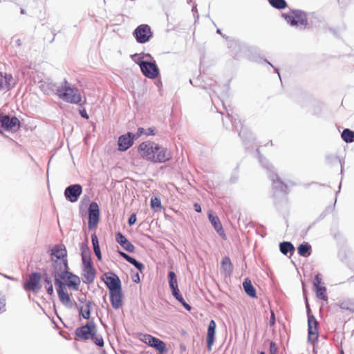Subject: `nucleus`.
I'll use <instances>...</instances> for the list:
<instances>
[{
    "instance_id": "6",
    "label": "nucleus",
    "mask_w": 354,
    "mask_h": 354,
    "mask_svg": "<svg viewBox=\"0 0 354 354\" xmlns=\"http://www.w3.org/2000/svg\"><path fill=\"white\" fill-rule=\"evenodd\" d=\"M50 259L53 263V273L69 269L67 259V250L63 245H56L51 249Z\"/></svg>"
},
{
    "instance_id": "29",
    "label": "nucleus",
    "mask_w": 354,
    "mask_h": 354,
    "mask_svg": "<svg viewBox=\"0 0 354 354\" xmlns=\"http://www.w3.org/2000/svg\"><path fill=\"white\" fill-rule=\"evenodd\" d=\"M342 138L346 142H354V131L348 129H344L342 133Z\"/></svg>"
},
{
    "instance_id": "33",
    "label": "nucleus",
    "mask_w": 354,
    "mask_h": 354,
    "mask_svg": "<svg viewBox=\"0 0 354 354\" xmlns=\"http://www.w3.org/2000/svg\"><path fill=\"white\" fill-rule=\"evenodd\" d=\"M168 278L170 288L178 286V281L176 279V275L174 272H169L168 274Z\"/></svg>"
},
{
    "instance_id": "30",
    "label": "nucleus",
    "mask_w": 354,
    "mask_h": 354,
    "mask_svg": "<svg viewBox=\"0 0 354 354\" xmlns=\"http://www.w3.org/2000/svg\"><path fill=\"white\" fill-rule=\"evenodd\" d=\"M315 291L316 293V296L324 301H326L328 299V296L326 294V288L324 286H321L315 288Z\"/></svg>"
},
{
    "instance_id": "49",
    "label": "nucleus",
    "mask_w": 354,
    "mask_h": 354,
    "mask_svg": "<svg viewBox=\"0 0 354 354\" xmlns=\"http://www.w3.org/2000/svg\"><path fill=\"white\" fill-rule=\"evenodd\" d=\"M140 281V278H139V276L138 274H137L136 277V279L134 280L135 282H138Z\"/></svg>"
},
{
    "instance_id": "35",
    "label": "nucleus",
    "mask_w": 354,
    "mask_h": 354,
    "mask_svg": "<svg viewBox=\"0 0 354 354\" xmlns=\"http://www.w3.org/2000/svg\"><path fill=\"white\" fill-rule=\"evenodd\" d=\"M45 287L46 288L47 292L48 295H51L53 293V286L51 282V280L46 277L44 280Z\"/></svg>"
},
{
    "instance_id": "5",
    "label": "nucleus",
    "mask_w": 354,
    "mask_h": 354,
    "mask_svg": "<svg viewBox=\"0 0 354 354\" xmlns=\"http://www.w3.org/2000/svg\"><path fill=\"white\" fill-rule=\"evenodd\" d=\"M75 335L82 340L91 339L96 345L100 347L104 346L103 338L97 334L96 325L92 321L77 328L75 330Z\"/></svg>"
},
{
    "instance_id": "43",
    "label": "nucleus",
    "mask_w": 354,
    "mask_h": 354,
    "mask_svg": "<svg viewBox=\"0 0 354 354\" xmlns=\"http://www.w3.org/2000/svg\"><path fill=\"white\" fill-rule=\"evenodd\" d=\"M275 315L274 313L271 310V315H270V325L271 326H273L275 324Z\"/></svg>"
},
{
    "instance_id": "40",
    "label": "nucleus",
    "mask_w": 354,
    "mask_h": 354,
    "mask_svg": "<svg viewBox=\"0 0 354 354\" xmlns=\"http://www.w3.org/2000/svg\"><path fill=\"white\" fill-rule=\"evenodd\" d=\"M277 348L276 344L274 342H270L269 354H277Z\"/></svg>"
},
{
    "instance_id": "47",
    "label": "nucleus",
    "mask_w": 354,
    "mask_h": 354,
    "mask_svg": "<svg viewBox=\"0 0 354 354\" xmlns=\"http://www.w3.org/2000/svg\"><path fill=\"white\" fill-rule=\"evenodd\" d=\"M183 306L188 310H191V306L185 301V299L183 298V300L179 301Z\"/></svg>"
},
{
    "instance_id": "50",
    "label": "nucleus",
    "mask_w": 354,
    "mask_h": 354,
    "mask_svg": "<svg viewBox=\"0 0 354 354\" xmlns=\"http://www.w3.org/2000/svg\"><path fill=\"white\" fill-rule=\"evenodd\" d=\"M140 281V278H139V276L138 274H137L136 277V279L134 280L135 282H138Z\"/></svg>"
},
{
    "instance_id": "27",
    "label": "nucleus",
    "mask_w": 354,
    "mask_h": 354,
    "mask_svg": "<svg viewBox=\"0 0 354 354\" xmlns=\"http://www.w3.org/2000/svg\"><path fill=\"white\" fill-rule=\"evenodd\" d=\"M297 250L299 255L307 257L311 254V246L307 243H302L298 247Z\"/></svg>"
},
{
    "instance_id": "38",
    "label": "nucleus",
    "mask_w": 354,
    "mask_h": 354,
    "mask_svg": "<svg viewBox=\"0 0 354 354\" xmlns=\"http://www.w3.org/2000/svg\"><path fill=\"white\" fill-rule=\"evenodd\" d=\"M6 298L4 296L0 295V314L6 311Z\"/></svg>"
},
{
    "instance_id": "26",
    "label": "nucleus",
    "mask_w": 354,
    "mask_h": 354,
    "mask_svg": "<svg viewBox=\"0 0 354 354\" xmlns=\"http://www.w3.org/2000/svg\"><path fill=\"white\" fill-rule=\"evenodd\" d=\"M91 241H92V243H93V251H94L97 259L99 261H101L102 260V254H101V251H100V245H99L98 239H97V236L95 233L92 234Z\"/></svg>"
},
{
    "instance_id": "24",
    "label": "nucleus",
    "mask_w": 354,
    "mask_h": 354,
    "mask_svg": "<svg viewBox=\"0 0 354 354\" xmlns=\"http://www.w3.org/2000/svg\"><path fill=\"white\" fill-rule=\"evenodd\" d=\"M338 306L342 310H347L351 313H354V301L352 299H344L340 301Z\"/></svg>"
},
{
    "instance_id": "10",
    "label": "nucleus",
    "mask_w": 354,
    "mask_h": 354,
    "mask_svg": "<svg viewBox=\"0 0 354 354\" xmlns=\"http://www.w3.org/2000/svg\"><path fill=\"white\" fill-rule=\"evenodd\" d=\"M0 124L6 131H17L20 127V121L17 117L10 118L0 113Z\"/></svg>"
},
{
    "instance_id": "23",
    "label": "nucleus",
    "mask_w": 354,
    "mask_h": 354,
    "mask_svg": "<svg viewBox=\"0 0 354 354\" xmlns=\"http://www.w3.org/2000/svg\"><path fill=\"white\" fill-rule=\"evenodd\" d=\"M243 286L245 290V292L246 294L250 296V297L254 298L257 297L256 295V290L252 286L251 281L245 279V281L243 283Z\"/></svg>"
},
{
    "instance_id": "28",
    "label": "nucleus",
    "mask_w": 354,
    "mask_h": 354,
    "mask_svg": "<svg viewBox=\"0 0 354 354\" xmlns=\"http://www.w3.org/2000/svg\"><path fill=\"white\" fill-rule=\"evenodd\" d=\"M280 251L285 255H287L289 252L292 253L295 250L293 245L290 242H283L279 245Z\"/></svg>"
},
{
    "instance_id": "11",
    "label": "nucleus",
    "mask_w": 354,
    "mask_h": 354,
    "mask_svg": "<svg viewBox=\"0 0 354 354\" xmlns=\"http://www.w3.org/2000/svg\"><path fill=\"white\" fill-rule=\"evenodd\" d=\"M133 35L138 42L143 44L150 39L152 37V32L149 26L142 24L136 28Z\"/></svg>"
},
{
    "instance_id": "1",
    "label": "nucleus",
    "mask_w": 354,
    "mask_h": 354,
    "mask_svg": "<svg viewBox=\"0 0 354 354\" xmlns=\"http://www.w3.org/2000/svg\"><path fill=\"white\" fill-rule=\"evenodd\" d=\"M53 275L60 301L66 308H72L74 303L66 289L68 288L71 290L77 291L81 284L80 278L69 272L68 269L57 271Z\"/></svg>"
},
{
    "instance_id": "9",
    "label": "nucleus",
    "mask_w": 354,
    "mask_h": 354,
    "mask_svg": "<svg viewBox=\"0 0 354 354\" xmlns=\"http://www.w3.org/2000/svg\"><path fill=\"white\" fill-rule=\"evenodd\" d=\"M83 263V281L86 284L92 283L95 278V270L92 266V261L90 257H82Z\"/></svg>"
},
{
    "instance_id": "17",
    "label": "nucleus",
    "mask_w": 354,
    "mask_h": 354,
    "mask_svg": "<svg viewBox=\"0 0 354 354\" xmlns=\"http://www.w3.org/2000/svg\"><path fill=\"white\" fill-rule=\"evenodd\" d=\"M136 136L131 133L121 136L118 139V149L124 151L129 149L133 144Z\"/></svg>"
},
{
    "instance_id": "21",
    "label": "nucleus",
    "mask_w": 354,
    "mask_h": 354,
    "mask_svg": "<svg viewBox=\"0 0 354 354\" xmlns=\"http://www.w3.org/2000/svg\"><path fill=\"white\" fill-rule=\"evenodd\" d=\"M208 218L218 234L223 238L225 237V231L223 228V225L220 221L219 218L217 216L213 215V214L211 212L208 214Z\"/></svg>"
},
{
    "instance_id": "18",
    "label": "nucleus",
    "mask_w": 354,
    "mask_h": 354,
    "mask_svg": "<svg viewBox=\"0 0 354 354\" xmlns=\"http://www.w3.org/2000/svg\"><path fill=\"white\" fill-rule=\"evenodd\" d=\"M216 327V322L214 320H211L209 323L207 334V346L209 351H212L214 344Z\"/></svg>"
},
{
    "instance_id": "41",
    "label": "nucleus",
    "mask_w": 354,
    "mask_h": 354,
    "mask_svg": "<svg viewBox=\"0 0 354 354\" xmlns=\"http://www.w3.org/2000/svg\"><path fill=\"white\" fill-rule=\"evenodd\" d=\"M156 131L155 128L150 127L145 130V134L147 136H154Z\"/></svg>"
},
{
    "instance_id": "4",
    "label": "nucleus",
    "mask_w": 354,
    "mask_h": 354,
    "mask_svg": "<svg viewBox=\"0 0 354 354\" xmlns=\"http://www.w3.org/2000/svg\"><path fill=\"white\" fill-rule=\"evenodd\" d=\"M56 95L64 102L77 104L82 102V97L77 87H71L67 80L57 89Z\"/></svg>"
},
{
    "instance_id": "3",
    "label": "nucleus",
    "mask_w": 354,
    "mask_h": 354,
    "mask_svg": "<svg viewBox=\"0 0 354 354\" xmlns=\"http://www.w3.org/2000/svg\"><path fill=\"white\" fill-rule=\"evenodd\" d=\"M103 280L109 290L110 301L114 309L122 306V284L119 277L113 272H106Z\"/></svg>"
},
{
    "instance_id": "22",
    "label": "nucleus",
    "mask_w": 354,
    "mask_h": 354,
    "mask_svg": "<svg viewBox=\"0 0 354 354\" xmlns=\"http://www.w3.org/2000/svg\"><path fill=\"white\" fill-rule=\"evenodd\" d=\"M221 269L223 272L227 275H230L232 272L233 266L230 259L228 257H225L223 258L221 261Z\"/></svg>"
},
{
    "instance_id": "8",
    "label": "nucleus",
    "mask_w": 354,
    "mask_h": 354,
    "mask_svg": "<svg viewBox=\"0 0 354 354\" xmlns=\"http://www.w3.org/2000/svg\"><path fill=\"white\" fill-rule=\"evenodd\" d=\"M138 339L141 342L154 348L160 354L165 353L167 351L166 344L163 341L149 334L140 333L138 335Z\"/></svg>"
},
{
    "instance_id": "15",
    "label": "nucleus",
    "mask_w": 354,
    "mask_h": 354,
    "mask_svg": "<svg viewBox=\"0 0 354 354\" xmlns=\"http://www.w3.org/2000/svg\"><path fill=\"white\" fill-rule=\"evenodd\" d=\"M308 340L314 343L318 339V322L313 315H308Z\"/></svg>"
},
{
    "instance_id": "7",
    "label": "nucleus",
    "mask_w": 354,
    "mask_h": 354,
    "mask_svg": "<svg viewBox=\"0 0 354 354\" xmlns=\"http://www.w3.org/2000/svg\"><path fill=\"white\" fill-rule=\"evenodd\" d=\"M285 20L293 26L306 27L308 24L306 14L300 10H292L288 13L283 14Z\"/></svg>"
},
{
    "instance_id": "25",
    "label": "nucleus",
    "mask_w": 354,
    "mask_h": 354,
    "mask_svg": "<svg viewBox=\"0 0 354 354\" xmlns=\"http://www.w3.org/2000/svg\"><path fill=\"white\" fill-rule=\"evenodd\" d=\"M91 302L86 301L83 306H82L80 308V315L82 316L86 319H88L91 317Z\"/></svg>"
},
{
    "instance_id": "46",
    "label": "nucleus",
    "mask_w": 354,
    "mask_h": 354,
    "mask_svg": "<svg viewBox=\"0 0 354 354\" xmlns=\"http://www.w3.org/2000/svg\"><path fill=\"white\" fill-rule=\"evenodd\" d=\"M80 113L84 118L88 119V115L87 114L86 110L84 109L80 110Z\"/></svg>"
},
{
    "instance_id": "2",
    "label": "nucleus",
    "mask_w": 354,
    "mask_h": 354,
    "mask_svg": "<svg viewBox=\"0 0 354 354\" xmlns=\"http://www.w3.org/2000/svg\"><path fill=\"white\" fill-rule=\"evenodd\" d=\"M138 152L145 160L152 163H165L172 158V152L167 148L152 141L141 142Z\"/></svg>"
},
{
    "instance_id": "14",
    "label": "nucleus",
    "mask_w": 354,
    "mask_h": 354,
    "mask_svg": "<svg viewBox=\"0 0 354 354\" xmlns=\"http://www.w3.org/2000/svg\"><path fill=\"white\" fill-rule=\"evenodd\" d=\"M140 67L142 73L147 77L154 79L158 75V68L155 63L141 62Z\"/></svg>"
},
{
    "instance_id": "36",
    "label": "nucleus",
    "mask_w": 354,
    "mask_h": 354,
    "mask_svg": "<svg viewBox=\"0 0 354 354\" xmlns=\"http://www.w3.org/2000/svg\"><path fill=\"white\" fill-rule=\"evenodd\" d=\"M171 292H172V295H174V297L178 300V301H180V300H183V297L182 295L180 294V290L178 289V286H176L174 288H171Z\"/></svg>"
},
{
    "instance_id": "51",
    "label": "nucleus",
    "mask_w": 354,
    "mask_h": 354,
    "mask_svg": "<svg viewBox=\"0 0 354 354\" xmlns=\"http://www.w3.org/2000/svg\"><path fill=\"white\" fill-rule=\"evenodd\" d=\"M21 13L22 15L25 14V11H24V9H21Z\"/></svg>"
},
{
    "instance_id": "42",
    "label": "nucleus",
    "mask_w": 354,
    "mask_h": 354,
    "mask_svg": "<svg viewBox=\"0 0 354 354\" xmlns=\"http://www.w3.org/2000/svg\"><path fill=\"white\" fill-rule=\"evenodd\" d=\"M136 221V214H131L128 220V223L129 225H133Z\"/></svg>"
},
{
    "instance_id": "32",
    "label": "nucleus",
    "mask_w": 354,
    "mask_h": 354,
    "mask_svg": "<svg viewBox=\"0 0 354 354\" xmlns=\"http://www.w3.org/2000/svg\"><path fill=\"white\" fill-rule=\"evenodd\" d=\"M273 184L275 188L280 189L282 191L286 192L287 189V185H286L278 176L272 179Z\"/></svg>"
},
{
    "instance_id": "20",
    "label": "nucleus",
    "mask_w": 354,
    "mask_h": 354,
    "mask_svg": "<svg viewBox=\"0 0 354 354\" xmlns=\"http://www.w3.org/2000/svg\"><path fill=\"white\" fill-rule=\"evenodd\" d=\"M116 241L127 251L133 252L135 250L134 245L121 233L116 234Z\"/></svg>"
},
{
    "instance_id": "31",
    "label": "nucleus",
    "mask_w": 354,
    "mask_h": 354,
    "mask_svg": "<svg viewBox=\"0 0 354 354\" xmlns=\"http://www.w3.org/2000/svg\"><path fill=\"white\" fill-rule=\"evenodd\" d=\"M270 4L277 9H283L287 7V3L285 0H269Z\"/></svg>"
},
{
    "instance_id": "48",
    "label": "nucleus",
    "mask_w": 354,
    "mask_h": 354,
    "mask_svg": "<svg viewBox=\"0 0 354 354\" xmlns=\"http://www.w3.org/2000/svg\"><path fill=\"white\" fill-rule=\"evenodd\" d=\"M194 207L196 212H201V207L198 203H195L194 205Z\"/></svg>"
},
{
    "instance_id": "13",
    "label": "nucleus",
    "mask_w": 354,
    "mask_h": 354,
    "mask_svg": "<svg viewBox=\"0 0 354 354\" xmlns=\"http://www.w3.org/2000/svg\"><path fill=\"white\" fill-rule=\"evenodd\" d=\"M100 219V208L95 202H92L88 207V227L95 229Z\"/></svg>"
},
{
    "instance_id": "45",
    "label": "nucleus",
    "mask_w": 354,
    "mask_h": 354,
    "mask_svg": "<svg viewBox=\"0 0 354 354\" xmlns=\"http://www.w3.org/2000/svg\"><path fill=\"white\" fill-rule=\"evenodd\" d=\"M119 254H120L121 257H122L125 260H127L129 263V261H131V257H130L129 255H128L127 254L123 252H120Z\"/></svg>"
},
{
    "instance_id": "39",
    "label": "nucleus",
    "mask_w": 354,
    "mask_h": 354,
    "mask_svg": "<svg viewBox=\"0 0 354 354\" xmlns=\"http://www.w3.org/2000/svg\"><path fill=\"white\" fill-rule=\"evenodd\" d=\"M321 283H322V278L320 277V275L318 274L315 276V277L314 279V281H313L314 288L322 286L321 285Z\"/></svg>"
},
{
    "instance_id": "44",
    "label": "nucleus",
    "mask_w": 354,
    "mask_h": 354,
    "mask_svg": "<svg viewBox=\"0 0 354 354\" xmlns=\"http://www.w3.org/2000/svg\"><path fill=\"white\" fill-rule=\"evenodd\" d=\"M145 129H144L142 127L138 128L137 133L134 134L136 136V139L139 138L142 134H145Z\"/></svg>"
},
{
    "instance_id": "52",
    "label": "nucleus",
    "mask_w": 354,
    "mask_h": 354,
    "mask_svg": "<svg viewBox=\"0 0 354 354\" xmlns=\"http://www.w3.org/2000/svg\"><path fill=\"white\" fill-rule=\"evenodd\" d=\"M260 354H265V353L263 351H261Z\"/></svg>"
},
{
    "instance_id": "34",
    "label": "nucleus",
    "mask_w": 354,
    "mask_h": 354,
    "mask_svg": "<svg viewBox=\"0 0 354 354\" xmlns=\"http://www.w3.org/2000/svg\"><path fill=\"white\" fill-rule=\"evenodd\" d=\"M151 207L154 210H156V208H162L160 200L157 197H152L151 198Z\"/></svg>"
},
{
    "instance_id": "37",
    "label": "nucleus",
    "mask_w": 354,
    "mask_h": 354,
    "mask_svg": "<svg viewBox=\"0 0 354 354\" xmlns=\"http://www.w3.org/2000/svg\"><path fill=\"white\" fill-rule=\"evenodd\" d=\"M129 263H131L132 265H133L140 271H142L145 268V266H144V265L142 263L138 262V261H136L133 257L131 258V259L129 261Z\"/></svg>"
},
{
    "instance_id": "16",
    "label": "nucleus",
    "mask_w": 354,
    "mask_h": 354,
    "mask_svg": "<svg viewBox=\"0 0 354 354\" xmlns=\"http://www.w3.org/2000/svg\"><path fill=\"white\" fill-rule=\"evenodd\" d=\"M82 193V187L79 184L68 186L64 191L66 198L72 203L76 202Z\"/></svg>"
},
{
    "instance_id": "12",
    "label": "nucleus",
    "mask_w": 354,
    "mask_h": 354,
    "mask_svg": "<svg viewBox=\"0 0 354 354\" xmlns=\"http://www.w3.org/2000/svg\"><path fill=\"white\" fill-rule=\"evenodd\" d=\"M41 274L39 272H33L29 275L27 281L24 283V288L34 292H38L41 288L40 281Z\"/></svg>"
},
{
    "instance_id": "19",
    "label": "nucleus",
    "mask_w": 354,
    "mask_h": 354,
    "mask_svg": "<svg viewBox=\"0 0 354 354\" xmlns=\"http://www.w3.org/2000/svg\"><path fill=\"white\" fill-rule=\"evenodd\" d=\"M15 83L13 82V77L10 74L3 73L0 72V90L6 88L10 89Z\"/></svg>"
}]
</instances>
